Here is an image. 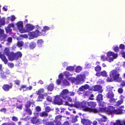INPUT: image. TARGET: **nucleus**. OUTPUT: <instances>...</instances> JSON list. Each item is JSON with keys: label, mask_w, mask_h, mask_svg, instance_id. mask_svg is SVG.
<instances>
[{"label": "nucleus", "mask_w": 125, "mask_h": 125, "mask_svg": "<svg viewBox=\"0 0 125 125\" xmlns=\"http://www.w3.org/2000/svg\"><path fill=\"white\" fill-rule=\"evenodd\" d=\"M68 72H65L64 73V75L68 79L72 82L76 84H80L84 82V75H79L77 76L76 78L74 77L69 78L70 76L72 75Z\"/></svg>", "instance_id": "obj_1"}, {"label": "nucleus", "mask_w": 125, "mask_h": 125, "mask_svg": "<svg viewBox=\"0 0 125 125\" xmlns=\"http://www.w3.org/2000/svg\"><path fill=\"white\" fill-rule=\"evenodd\" d=\"M107 57L104 55L101 56V59L103 61H107L110 62L113 61L114 59H116L118 56L116 53H115L113 52L109 51L107 52Z\"/></svg>", "instance_id": "obj_2"}, {"label": "nucleus", "mask_w": 125, "mask_h": 125, "mask_svg": "<svg viewBox=\"0 0 125 125\" xmlns=\"http://www.w3.org/2000/svg\"><path fill=\"white\" fill-rule=\"evenodd\" d=\"M106 104L104 102L100 103L99 106L100 111L101 112H105L109 114L114 113L115 111V107L112 106H109L107 108H105Z\"/></svg>", "instance_id": "obj_3"}, {"label": "nucleus", "mask_w": 125, "mask_h": 125, "mask_svg": "<svg viewBox=\"0 0 125 125\" xmlns=\"http://www.w3.org/2000/svg\"><path fill=\"white\" fill-rule=\"evenodd\" d=\"M110 76L113 78L116 82H120L122 80V78L119 77L120 74L115 70H113L110 72Z\"/></svg>", "instance_id": "obj_4"}, {"label": "nucleus", "mask_w": 125, "mask_h": 125, "mask_svg": "<svg viewBox=\"0 0 125 125\" xmlns=\"http://www.w3.org/2000/svg\"><path fill=\"white\" fill-rule=\"evenodd\" d=\"M81 103V109L82 110L85 111L92 112L94 113H96L98 112L97 110L94 109H92L87 106L88 105V102L83 101Z\"/></svg>", "instance_id": "obj_5"}, {"label": "nucleus", "mask_w": 125, "mask_h": 125, "mask_svg": "<svg viewBox=\"0 0 125 125\" xmlns=\"http://www.w3.org/2000/svg\"><path fill=\"white\" fill-rule=\"evenodd\" d=\"M28 35L30 36L29 39H31L37 37L39 35H42V34L38 30H36L35 31L29 32L28 33Z\"/></svg>", "instance_id": "obj_6"}, {"label": "nucleus", "mask_w": 125, "mask_h": 125, "mask_svg": "<svg viewBox=\"0 0 125 125\" xmlns=\"http://www.w3.org/2000/svg\"><path fill=\"white\" fill-rule=\"evenodd\" d=\"M22 56V54L20 52H17L15 53L12 52L11 55L10 57V60L11 61L17 60L19 57H21Z\"/></svg>", "instance_id": "obj_7"}, {"label": "nucleus", "mask_w": 125, "mask_h": 125, "mask_svg": "<svg viewBox=\"0 0 125 125\" xmlns=\"http://www.w3.org/2000/svg\"><path fill=\"white\" fill-rule=\"evenodd\" d=\"M15 24L19 31L21 33H23L24 28L23 27V22L21 21H19L16 23Z\"/></svg>", "instance_id": "obj_8"}, {"label": "nucleus", "mask_w": 125, "mask_h": 125, "mask_svg": "<svg viewBox=\"0 0 125 125\" xmlns=\"http://www.w3.org/2000/svg\"><path fill=\"white\" fill-rule=\"evenodd\" d=\"M34 28V27L30 24H28L26 25L23 30V33L28 32L31 31Z\"/></svg>", "instance_id": "obj_9"}, {"label": "nucleus", "mask_w": 125, "mask_h": 125, "mask_svg": "<svg viewBox=\"0 0 125 125\" xmlns=\"http://www.w3.org/2000/svg\"><path fill=\"white\" fill-rule=\"evenodd\" d=\"M69 93V91L67 89L63 90L60 93V96L62 98L65 99L67 97V94Z\"/></svg>", "instance_id": "obj_10"}, {"label": "nucleus", "mask_w": 125, "mask_h": 125, "mask_svg": "<svg viewBox=\"0 0 125 125\" xmlns=\"http://www.w3.org/2000/svg\"><path fill=\"white\" fill-rule=\"evenodd\" d=\"M62 100L60 98V96H56L55 98L54 102L58 105L61 104H62Z\"/></svg>", "instance_id": "obj_11"}, {"label": "nucleus", "mask_w": 125, "mask_h": 125, "mask_svg": "<svg viewBox=\"0 0 125 125\" xmlns=\"http://www.w3.org/2000/svg\"><path fill=\"white\" fill-rule=\"evenodd\" d=\"M31 122L33 124H35L36 125H39L42 122V121L40 119H37V118L33 117L31 120Z\"/></svg>", "instance_id": "obj_12"}, {"label": "nucleus", "mask_w": 125, "mask_h": 125, "mask_svg": "<svg viewBox=\"0 0 125 125\" xmlns=\"http://www.w3.org/2000/svg\"><path fill=\"white\" fill-rule=\"evenodd\" d=\"M12 52H10V49L9 48H5L4 50V53L8 56L10 59V57L11 55V53Z\"/></svg>", "instance_id": "obj_13"}, {"label": "nucleus", "mask_w": 125, "mask_h": 125, "mask_svg": "<svg viewBox=\"0 0 125 125\" xmlns=\"http://www.w3.org/2000/svg\"><path fill=\"white\" fill-rule=\"evenodd\" d=\"M100 115L102 117V118L101 119L98 118L96 119L98 122L99 123H100V122H106L107 120V118L105 116L103 115H101L100 114Z\"/></svg>", "instance_id": "obj_14"}, {"label": "nucleus", "mask_w": 125, "mask_h": 125, "mask_svg": "<svg viewBox=\"0 0 125 125\" xmlns=\"http://www.w3.org/2000/svg\"><path fill=\"white\" fill-rule=\"evenodd\" d=\"M111 124L113 125H125V121H121L119 120H117L116 123L112 122Z\"/></svg>", "instance_id": "obj_15"}, {"label": "nucleus", "mask_w": 125, "mask_h": 125, "mask_svg": "<svg viewBox=\"0 0 125 125\" xmlns=\"http://www.w3.org/2000/svg\"><path fill=\"white\" fill-rule=\"evenodd\" d=\"M82 123L84 125H90L92 123V122L90 121H89L88 119H83L82 120Z\"/></svg>", "instance_id": "obj_16"}, {"label": "nucleus", "mask_w": 125, "mask_h": 125, "mask_svg": "<svg viewBox=\"0 0 125 125\" xmlns=\"http://www.w3.org/2000/svg\"><path fill=\"white\" fill-rule=\"evenodd\" d=\"M12 86L11 84H10V85L8 84H5L3 86V89L5 91H8L10 88H11Z\"/></svg>", "instance_id": "obj_17"}, {"label": "nucleus", "mask_w": 125, "mask_h": 125, "mask_svg": "<svg viewBox=\"0 0 125 125\" xmlns=\"http://www.w3.org/2000/svg\"><path fill=\"white\" fill-rule=\"evenodd\" d=\"M61 117L62 116L60 115H58L56 117L55 120L54 121L55 122L57 123V125H61L60 121L61 120Z\"/></svg>", "instance_id": "obj_18"}, {"label": "nucleus", "mask_w": 125, "mask_h": 125, "mask_svg": "<svg viewBox=\"0 0 125 125\" xmlns=\"http://www.w3.org/2000/svg\"><path fill=\"white\" fill-rule=\"evenodd\" d=\"M94 90L95 91H98L99 92L102 93L103 90H101L102 87L101 86L97 85L94 86Z\"/></svg>", "instance_id": "obj_19"}, {"label": "nucleus", "mask_w": 125, "mask_h": 125, "mask_svg": "<svg viewBox=\"0 0 125 125\" xmlns=\"http://www.w3.org/2000/svg\"><path fill=\"white\" fill-rule=\"evenodd\" d=\"M49 27L48 26L44 27H43V29L42 30V32H41L42 34V35H44L46 31L49 30Z\"/></svg>", "instance_id": "obj_20"}, {"label": "nucleus", "mask_w": 125, "mask_h": 125, "mask_svg": "<svg viewBox=\"0 0 125 125\" xmlns=\"http://www.w3.org/2000/svg\"><path fill=\"white\" fill-rule=\"evenodd\" d=\"M15 17L13 15H12L6 18V20L7 21V23H8L9 21H14L16 19Z\"/></svg>", "instance_id": "obj_21"}, {"label": "nucleus", "mask_w": 125, "mask_h": 125, "mask_svg": "<svg viewBox=\"0 0 125 125\" xmlns=\"http://www.w3.org/2000/svg\"><path fill=\"white\" fill-rule=\"evenodd\" d=\"M114 96V94L111 91H110L106 94V97L109 98H113Z\"/></svg>", "instance_id": "obj_22"}, {"label": "nucleus", "mask_w": 125, "mask_h": 125, "mask_svg": "<svg viewBox=\"0 0 125 125\" xmlns=\"http://www.w3.org/2000/svg\"><path fill=\"white\" fill-rule=\"evenodd\" d=\"M96 104L95 102H88V105L92 108H94L96 106Z\"/></svg>", "instance_id": "obj_23"}, {"label": "nucleus", "mask_w": 125, "mask_h": 125, "mask_svg": "<svg viewBox=\"0 0 125 125\" xmlns=\"http://www.w3.org/2000/svg\"><path fill=\"white\" fill-rule=\"evenodd\" d=\"M103 96L101 94H99L98 95L97 97L96 100L98 102H99V104L100 103L102 102H100V101L103 100Z\"/></svg>", "instance_id": "obj_24"}, {"label": "nucleus", "mask_w": 125, "mask_h": 125, "mask_svg": "<svg viewBox=\"0 0 125 125\" xmlns=\"http://www.w3.org/2000/svg\"><path fill=\"white\" fill-rule=\"evenodd\" d=\"M114 113L117 114H121L122 113V110L120 109H118L115 110V111Z\"/></svg>", "instance_id": "obj_25"}, {"label": "nucleus", "mask_w": 125, "mask_h": 125, "mask_svg": "<svg viewBox=\"0 0 125 125\" xmlns=\"http://www.w3.org/2000/svg\"><path fill=\"white\" fill-rule=\"evenodd\" d=\"M5 18L3 17L1 19H0V25H4L5 22Z\"/></svg>", "instance_id": "obj_26"}, {"label": "nucleus", "mask_w": 125, "mask_h": 125, "mask_svg": "<svg viewBox=\"0 0 125 125\" xmlns=\"http://www.w3.org/2000/svg\"><path fill=\"white\" fill-rule=\"evenodd\" d=\"M54 85L53 84H51L47 87V89L48 91H52L53 90L54 88Z\"/></svg>", "instance_id": "obj_27"}, {"label": "nucleus", "mask_w": 125, "mask_h": 125, "mask_svg": "<svg viewBox=\"0 0 125 125\" xmlns=\"http://www.w3.org/2000/svg\"><path fill=\"white\" fill-rule=\"evenodd\" d=\"M39 115L41 117H47L48 116V114L46 112H43L40 113Z\"/></svg>", "instance_id": "obj_28"}, {"label": "nucleus", "mask_w": 125, "mask_h": 125, "mask_svg": "<svg viewBox=\"0 0 125 125\" xmlns=\"http://www.w3.org/2000/svg\"><path fill=\"white\" fill-rule=\"evenodd\" d=\"M17 101H18V102L20 103V104H19L18 103H17V108L20 109H21L22 107V104L21 103V101L19 100Z\"/></svg>", "instance_id": "obj_29"}, {"label": "nucleus", "mask_w": 125, "mask_h": 125, "mask_svg": "<svg viewBox=\"0 0 125 125\" xmlns=\"http://www.w3.org/2000/svg\"><path fill=\"white\" fill-rule=\"evenodd\" d=\"M32 104H34V102H30V101H28L26 103L25 105V107L26 108H28L30 106V105Z\"/></svg>", "instance_id": "obj_30"}, {"label": "nucleus", "mask_w": 125, "mask_h": 125, "mask_svg": "<svg viewBox=\"0 0 125 125\" xmlns=\"http://www.w3.org/2000/svg\"><path fill=\"white\" fill-rule=\"evenodd\" d=\"M75 107L78 108H81V103L79 102H77L75 104Z\"/></svg>", "instance_id": "obj_31"}, {"label": "nucleus", "mask_w": 125, "mask_h": 125, "mask_svg": "<svg viewBox=\"0 0 125 125\" xmlns=\"http://www.w3.org/2000/svg\"><path fill=\"white\" fill-rule=\"evenodd\" d=\"M6 74V73H1V78L2 79H6L7 78Z\"/></svg>", "instance_id": "obj_32"}, {"label": "nucleus", "mask_w": 125, "mask_h": 125, "mask_svg": "<svg viewBox=\"0 0 125 125\" xmlns=\"http://www.w3.org/2000/svg\"><path fill=\"white\" fill-rule=\"evenodd\" d=\"M27 86L25 85H22L21 86L20 90H21L22 89L24 91H27Z\"/></svg>", "instance_id": "obj_33"}, {"label": "nucleus", "mask_w": 125, "mask_h": 125, "mask_svg": "<svg viewBox=\"0 0 125 125\" xmlns=\"http://www.w3.org/2000/svg\"><path fill=\"white\" fill-rule=\"evenodd\" d=\"M82 70V67L80 66H78L76 68L75 70L76 72L79 73Z\"/></svg>", "instance_id": "obj_34"}, {"label": "nucleus", "mask_w": 125, "mask_h": 125, "mask_svg": "<svg viewBox=\"0 0 125 125\" xmlns=\"http://www.w3.org/2000/svg\"><path fill=\"white\" fill-rule=\"evenodd\" d=\"M39 95L38 99H37V101H41L43 97V95L42 94H38Z\"/></svg>", "instance_id": "obj_35"}, {"label": "nucleus", "mask_w": 125, "mask_h": 125, "mask_svg": "<svg viewBox=\"0 0 125 125\" xmlns=\"http://www.w3.org/2000/svg\"><path fill=\"white\" fill-rule=\"evenodd\" d=\"M30 46L31 48L33 49L36 46V44L34 42H31L30 43Z\"/></svg>", "instance_id": "obj_36"}, {"label": "nucleus", "mask_w": 125, "mask_h": 125, "mask_svg": "<svg viewBox=\"0 0 125 125\" xmlns=\"http://www.w3.org/2000/svg\"><path fill=\"white\" fill-rule=\"evenodd\" d=\"M23 44V42L22 41H18L17 43V46L20 47L22 46Z\"/></svg>", "instance_id": "obj_37"}, {"label": "nucleus", "mask_w": 125, "mask_h": 125, "mask_svg": "<svg viewBox=\"0 0 125 125\" xmlns=\"http://www.w3.org/2000/svg\"><path fill=\"white\" fill-rule=\"evenodd\" d=\"M7 37V35L4 33L2 35V36L1 37L0 36V38L2 40H3L4 41H6L5 40V39Z\"/></svg>", "instance_id": "obj_38"}, {"label": "nucleus", "mask_w": 125, "mask_h": 125, "mask_svg": "<svg viewBox=\"0 0 125 125\" xmlns=\"http://www.w3.org/2000/svg\"><path fill=\"white\" fill-rule=\"evenodd\" d=\"M74 69V67L72 66L68 67L66 69L67 70L70 71H73Z\"/></svg>", "instance_id": "obj_39"}, {"label": "nucleus", "mask_w": 125, "mask_h": 125, "mask_svg": "<svg viewBox=\"0 0 125 125\" xmlns=\"http://www.w3.org/2000/svg\"><path fill=\"white\" fill-rule=\"evenodd\" d=\"M5 30L7 33H8L11 31L12 29L9 26L5 28Z\"/></svg>", "instance_id": "obj_40"}, {"label": "nucleus", "mask_w": 125, "mask_h": 125, "mask_svg": "<svg viewBox=\"0 0 125 125\" xmlns=\"http://www.w3.org/2000/svg\"><path fill=\"white\" fill-rule=\"evenodd\" d=\"M62 83L63 84L65 85H67L69 84V83L66 80H64L63 81Z\"/></svg>", "instance_id": "obj_41"}, {"label": "nucleus", "mask_w": 125, "mask_h": 125, "mask_svg": "<svg viewBox=\"0 0 125 125\" xmlns=\"http://www.w3.org/2000/svg\"><path fill=\"white\" fill-rule=\"evenodd\" d=\"M25 111L27 112L28 115H30L32 114V112L31 110L29 108H27L25 110Z\"/></svg>", "instance_id": "obj_42"}, {"label": "nucleus", "mask_w": 125, "mask_h": 125, "mask_svg": "<svg viewBox=\"0 0 125 125\" xmlns=\"http://www.w3.org/2000/svg\"><path fill=\"white\" fill-rule=\"evenodd\" d=\"M123 102L122 101V100H119L116 102V105L118 106L121 104Z\"/></svg>", "instance_id": "obj_43"}, {"label": "nucleus", "mask_w": 125, "mask_h": 125, "mask_svg": "<svg viewBox=\"0 0 125 125\" xmlns=\"http://www.w3.org/2000/svg\"><path fill=\"white\" fill-rule=\"evenodd\" d=\"M9 27H12L13 28V30H17V28H15L14 27V24L12 23H11V24H10L8 26Z\"/></svg>", "instance_id": "obj_44"}, {"label": "nucleus", "mask_w": 125, "mask_h": 125, "mask_svg": "<svg viewBox=\"0 0 125 125\" xmlns=\"http://www.w3.org/2000/svg\"><path fill=\"white\" fill-rule=\"evenodd\" d=\"M12 41V38L11 37H9L7 39V41L8 42V44L10 43Z\"/></svg>", "instance_id": "obj_45"}, {"label": "nucleus", "mask_w": 125, "mask_h": 125, "mask_svg": "<svg viewBox=\"0 0 125 125\" xmlns=\"http://www.w3.org/2000/svg\"><path fill=\"white\" fill-rule=\"evenodd\" d=\"M1 125H15V124L13 122H12L11 123H4Z\"/></svg>", "instance_id": "obj_46"}, {"label": "nucleus", "mask_w": 125, "mask_h": 125, "mask_svg": "<svg viewBox=\"0 0 125 125\" xmlns=\"http://www.w3.org/2000/svg\"><path fill=\"white\" fill-rule=\"evenodd\" d=\"M43 41L42 40H38V41L37 43L39 45L41 46V45H42V43H43Z\"/></svg>", "instance_id": "obj_47"}, {"label": "nucleus", "mask_w": 125, "mask_h": 125, "mask_svg": "<svg viewBox=\"0 0 125 125\" xmlns=\"http://www.w3.org/2000/svg\"><path fill=\"white\" fill-rule=\"evenodd\" d=\"M113 49L114 51L116 52H118L119 51V48L117 46H114L113 47Z\"/></svg>", "instance_id": "obj_48"}, {"label": "nucleus", "mask_w": 125, "mask_h": 125, "mask_svg": "<svg viewBox=\"0 0 125 125\" xmlns=\"http://www.w3.org/2000/svg\"><path fill=\"white\" fill-rule=\"evenodd\" d=\"M101 70V67L99 66H96L95 68V70L96 71H99Z\"/></svg>", "instance_id": "obj_49"}, {"label": "nucleus", "mask_w": 125, "mask_h": 125, "mask_svg": "<svg viewBox=\"0 0 125 125\" xmlns=\"http://www.w3.org/2000/svg\"><path fill=\"white\" fill-rule=\"evenodd\" d=\"M102 75L103 76L106 77L107 76V73L105 71H103L102 72Z\"/></svg>", "instance_id": "obj_50"}, {"label": "nucleus", "mask_w": 125, "mask_h": 125, "mask_svg": "<svg viewBox=\"0 0 125 125\" xmlns=\"http://www.w3.org/2000/svg\"><path fill=\"white\" fill-rule=\"evenodd\" d=\"M109 101L110 103H114L115 101L116 100L113 97L110 98Z\"/></svg>", "instance_id": "obj_51"}, {"label": "nucleus", "mask_w": 125, "mask_h": 125, "mask_svg": "<svg viewBox=\"0 0 125 125\" xmlns=\"http://www.w3.org/2000/svg\"><path fill=\"white\" fill-rule=\"evenodd\" d=\"M43 89H39L38 91V92H37V91H36V92L37 93V94H40L43 93Z\"/></svg>", "instance_id": "obj_52"}, {"label": "nucleus", "mask_w": 125, "mask_h": 125, "mask_svg": "<svg viewBox=\"0 0 125 125\" xmlns=\"http://www.w3.org/2000/svg\"><path fill=\"white\" fill-rule=\"evenodd\" d=\"M35 110L37 112H40L41 111V108L40 107L37 106L35 108Z\"/></svg>", "instance_id": "obj_53"}, {"label": "nucleus", "mask_w": 125, "mask_h": 125, "mask_svg": "<svg viewBox=\"0 0 125 125\" xmlns=\"http://www.w3.org/2000/svg\"><path fill=\"white\" fill-rule=\"evenodd\" d=\"M123 90L122 88H120L118 90V92L120 94H122L123 93Z\"/></svg>", "instance_id": "obj_54"}, {"label": "nucleus", "mask_w": 125, "mask_h": 125, "mask_svg": "<svg viewBox=\"0 0 125 125\" xmlns=\"http://www.w3.org/2000/svg\"><path fill=\"white\" fill-rule=\"evenodd\" d=\"M4 31V30L0 28V36H2V35L3 34Z\"/></svg>", "instance_id": "obj_55"}, {"label": "nucleus", "mask_w": 125, "mask_h": 125, "mask_svg": "<svg viewBox=\"0 0 125 125\" xmlns=\"http://www.w3.org/2000/svg\"><path fill=\"white\" fill-rule=\"evenodd\" d=\"M8 66L10 68H12L14 67V64L13 63H9L8 64Z\"/></svg>", "instance_id": "obj_56"}, {"label": "nucleus", "mask_w": 125, "mask_h": 125, "mask_svg": "<svg viewBox=\"0 0 125 125\" xmlns=\"http://www.w3.org/2000/svg\"><path fill=\"white\" fill-rule=\"evenodd\" d=\"M51 110V109L50 107L48 106H47L45 108V111L47 112H49Z\"/></svg>", "instance_id": "obj_57"}, {"label": "nucleus", "mask_w": 125, "mask_h": 125, "mask_svg": "<svg viewBox=\"0 0 125 125\" xmlns=\"http://www.w3.org/2000/svg\"><path fill=\"white\" fill-rule=\"evenodd\" d=\"M6 111V109L4 108H3L1 109L0 110V112H3L4 113H5Z\"/></svg>", "instance_id": "obj_58"}, {"label": "nucleus", "mask_w": 125, "mask_h": 125, "mask_svg": "<svg viewBox=\"0 0 125 125\" xmlns=\"http://www.w3.org/2000/svg\"><path fill=\"white\" fill-rule=\"evenodd\" d=\"M124 98V96L122 95H120L119 97V99H120V100H122V101H123V99Z\"/></svg>", "instance_id": "obj_59"}, {"label": "nucleus", "mask_w": 125, "mask_h": 125, "mask_svg": "<svg viewBox=\"0 0 125 125\" xmlns=\"http://www.w3.org/2000/svg\"><path fill=\"white\" fill-rule=\"evenodd\" d=\"M20 36L23 38H28V36L27 34H22Z\"/></svg>", "instance_id": "obj_60"}, {"label": "nucleus", "mask_w": 125, "mask_h": 125, "mask_svg": "<svg viewBox=\"0 0 125 125\" xmlns=\"http://www.w3.org/2000/svg\"><path fill=\"white\" fill-rule=\"evenodd\" d=\"M12 120L14 121H17L18 118L16 117L13 116L12 117Z\"/></svg>", "instance_id": "obj_61"}, {"label": "nucleus", "mask_w": 125, "mask_h": 125, "mask_svg": "<svg viewBox=\"0 0 125 125\" xmlns=\"http://www.w3.org/2000/svg\"><path fill=\"white\" fill-rule=\"evenodd\" d=\"M120 85L122 87H124L125 86V81H123L121 83Z\"/></svg>", "instance_id": "obj_62"}, {"label": "nucleus", "mask_w": 125, "mask_h": 125, "mask_svg": "<svg viewBox=\"0 0 125 125\" xmlns=\"http://www.w3.org/2000/svg\"><path fill=\"white\" fill-rule=\"evenodd\" d=\"M84 88V89H88L89 87V86L88 84H85L84 86H83Z\"/></svg>", "instance_id": "obj_63"}, {"label": "nucleus", "mask_w": 125, "mask_h": 125, "mask_svg": "<svg viewBox=\"0 0 125 125\" xmlns=\"http://www.w3.org/2000/svg\"><path fill=\"white\" fill-rule=\"evenodd\" d=\"M77 118L76 117H75L72 119V122H76L77 121Z\"/></svg>", "instance_id": "obj_64"}]
</instances>
